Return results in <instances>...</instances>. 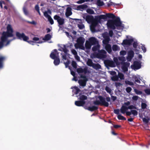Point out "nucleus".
I'll use <instances>...</instances> for the list:
<instances>
[{
    "instance_id": "obj_1",
    "label": "nucleus",
    "mask_w": 150,
    "mask_h": 150,
    "mask_svg": "<svg viewBox=\"0 0 150 150\" xmlns=\"http://www.w3.org/2000/svg\"><path fill=\"white\" fill-rule=\"evenodd\" d=\"M96 45L92 48V50L94 52L98 51L97 57L100 58H104L106 57V52L104 50H99L100 46L98 44L97 39L94 37H92L89 38L86 40L85 44V46L86 49L91 48L92 45Z\"/></svg>"
},
{
    "instance_id": "obj_2",
    "label": "nucleus",
    "mask_w": 150,
    "mask_h": 150,
    "mask_svg": "<svg viewBox=\"0 0 150 150\" xmlns=\"http://www.w3.org/2000/svg\"><path fill=\"white\" fill-rule=\"evenodd\" d=\"M13 30L12 26L10 25H8L7 26V31L3 32L1 38V42H0V48L4 46L8 45L11 40L8 39V38L13 36Z\"/></svg>"
},
{
    "instance_id": "obj_3",
    "label": "nucleus",
    "mask_w": 150,
    "mask_h": 150,
    "mask_svg": "<svg viewBox=\"0 0 150 150\" xmlns=\"http://www.w3.org/2000/svg\"><path fill=\"white\" fill-rule=\"evenodd\" d=\"M17 37L21 40H23L24 41L28 42L29 44L32 45H34L35 43H41L43 42L42 40L39 38L36 37H35L33 39V41H28L29 38L28 37L25 36L23 33H20L18 32H17L16 34Z\"/></svg>"
},
{
    "instance_id": "obj_4",
    "label": "nucleus",
    "mask_w": 150,
    "mask_h": 150,
    "mask_svg": "<svg viewBox=\"0 0 150 150\" xmlns=\"http://www.w3.org/2000/svg\"><path fill=\"white\" fill-rule=\"evenodd\" d=\"M83 17L88 23H91L90 27L91 30L92 32H94L95 28L97 25L96 18L94 19L92 16L86 15H83Z\"/></svg>"
},
{
    "instance_id": "obj_5",
    "label": "nucleus",
    "mask_w": 150,
    "mask_h": 150,
    "mask_svg": "<svg viewBox=\"0 0 150 150\" xmlns=\"http://www.w3.org/2000/svg\"><path fill=\"white\" fill-rule=\"evenodd\" d=\"M107 24L108 28L112 29H115V26L120 27L121 28L123 27L122 24L118 19H116L114 21L111 20H109L108 21Z\"/></svg>"
},
{
    "instance_id": "obj_6",
    "label": "nucleus",
    "mask_w": 150,
    "mask_h": 150,
    "mask_svg": "<svg viewBox=\"0 0 150 150\" xmlns=\"http://www.w3.org/2000/svg\"><path fill=\"white\" fill-rule=\"evenodd\" d=\"M59 50L60 51H63L64 53V55H63V53H62L61 54L62 55L63 59L64 60V63L65 64L66 67L67 68L68 67L69 63V61L67 59L66 57L67 56H68L67 53L68 50L66 49L65 45H62L61 48L59 49Z\"/></svg>"
},
{
    "instance_id": "obj_7",
    "label": "nucleus",
    "mask_w": 150,
    "mask_h": 150,
    "mask_svg": "<svg viewBox=\"0 0 150 150\" xmlns=\"http://www.w3.org/2000/svg\"><path fill=\"white\" fill-rule=\"evenodd\" d=\"M85 41V39L82 37H80L77 38L76 42L75 45L76 48H79L83 50H84L85 47L84 46V43Z\"/></svg>"
},
{
    "instance_id": "obj_8",
    "label": "nucleus",
    "mask_w": 150,
    "mask_h": 150,
    "mask_svg": "<svg viewBox=\"0 0 150 150\" xmlns=\"http://www.w3.org/2000/svg\"><path fill=\"white\" fill-rule=\"evenodd\" d=\"M94 103L95 105H103L106 107L109 105L108 103L105 101V98L100 96L96 97V100L94 102Z\"/></svg>"
},
{
    "instance_id": "obj_9",
    "label": "nucleus",
    "mask_w": 150,
    "mask_h": 150,
    "mask_svg": "<svg viewBox=\"0 0 150 150\" xmlns=\"http://www.w3.org/2000/svg\"><path fill=\"white\" fill-rule=\"evenodd\" d=\"M50 57L54 59V64L55 65H58L60 63V60L59 57L58 53L57 52V50H54L52 51L50 54Z\"/></svg>"
},
{
    "instance_id": "obj_10",
    "label": "nucleus",
    "mask_w": 150,
    "mask_h": 150,
    "mask_svg": "<svg viewBox=\"0 0 150 150\" xmlns=\"http://www.w3.org/2000/svg\"><path fill=\"white\" fill-rule=\"evenodd\" d=\"M105 39L103 41V46L105 47V49L107 52L110 53L111 52L112 50L111 46L109 44L108 42L110 40V39L108 36L105 38Z\"/></svg>"
},
{
    "instance_id": "obj_11",
    "label": "nucleus",
    "mask_w": 150,
    "mask_h": 150,
    "mask_svg": "<svg viewBox=\"0 0 150 150\" xmlns=\"http://www.w3.org/2000/svg\"><path fill=\"white\" fill-rule=\"evenodd\" d=\"M135 108V107L133 105H130L128 107L125 106V105H122L120 110L121 113L124 114L126 113L128 109H132Z\"/></svg>"
},
{
    "instance_id": "obj_12",
    "label": "nucleus",
    "mask_w": 150,
    "mask_h": 150,
    "mask_svg": "<svg viewBox=\"0 0 150 150\" xmlns=\"http://www.w3.org/2000/svg\"><path fill=\"white\" fill-rule=\"evenodd\" d=\"M127 38L128 40H125L123 41V42L122 43V45H130L131 43L133 41V39L131 37L129 36H127Z\"/></svg>"
},
{
    "instance_id": "obj_13",
    "label": "nucleus",
    "mask_w": 150,
    "mask_h": 150,
    "mask_svg": "<svg viewBox=\"0 0 150 150\" xmlns=\"http://www.w3.org/2000/svg\"><path fill=\"white\" fill-rule=\"evenodd\" d=\"M141 63L140 62L135 61L133 65H131V68L134 70L138 69L141 68Z\"/></svg>"
},
{
    "instance_id": "obj_14",
    "label": "nucleus",
    "mask_w": 150,
    "mask_h": 150,
    "mask_svg": "<svg viewBox=\"0 0 150 150\" xmlns=\"http://www.w3.org/2000/svg\"><path fill=\"white\" fill-rule=\"evenodd\" d=\"M54 19L57 20L58 23L60 25H63L64 23V19L59 16L56 15L54 16Z\"/></svg>"
},
{
    "instance_id": "obj_15",
    "label": "nucleus",
    "mask_w": 150,
    "mask_h": 150,
    "mask_svg": "<svg viewBox=\"0 0 150 150\" xmlns=\"http://www.w3.org/2000/svg\"><path fill=\"white\" fill-rule=\"evenodd\" d=\"M82 79L79 81V83L80 85L82 86H84L86 85V82L87 81V79L86 76H81Z\"/></svg>"
},
{
    "instance_id": "obj_16",
    "label": "nucleus",
    "mask_w": 150,
    "mask_h": 150,
    "mask_svg": "<svg viewBox=\"0 0 150 150\" xmlns=\"http://www.w3.org/2000/svg\"><path fill=\"white\" fill-rule=\"evenodd\" d=\"M96 18L97 25L98 23H101L102 19L104 20L106 19V15H102L96 17Z\"/></svg>"
},
{
    "instance_id": "obj_17",
    "label": "nucleus",
    "mask_w": 150,
    "mask_h": 150,
    "mask_svg": "<svg viewBox=\"0 0 150 150\" xmlns=\"http://www.w3.org/2000/svg\"><path fill=\"white\" fill-rule=\"evenodd\" d=\"M105 64L108 66L112 67H115V64L113 61L107 60L104 61Z\"/></svg>"
},
{
    "instance_id": "obj_18",
    "label": "nucleus",
    "mask_w": 150,
    "mask_h": 150,
    "mask_svg": "<svg viewBox=\"0 0 150 150\" xmlns=\"http://www.w3.org/2000/svg\"><path fill=\"white\" fill-rule=\"evenodd\" d=\"M87 71V69L86 68H83L81 67L78 68L77 69V71L79 74H85Z\"/></svg>"
},
{
    "instance_id": "obj_19",
    "label": "nucleus",
    "mask_w": 150,
    "mask_h": 150,
    "mask_svg": "<svg viewBox=\"0 0 150 150\" xmlns=\"http://www.w3.org/2000/svg\"><path fill=\"white\" fill-rule=\"evenodd\" d=\"M130 65V64L128 62L124 63L123 64L122 67V68L124 72L127 71L128 70V67Z\"/></svg>"
},
{
    "instance_id": "obj_20",
    "label": "nucleus",
    "mask_w": 150,
    "mask_h": 150,
    "mask_svg": "<svg viewBox=\"0 0 150 150\" xmlns=\"http://www.w3.org/2000/svg\"><path fill=\"white\" fill-rule=\"evenodd\" d=\"M87 7V5L83 4L78 6L76 9L78 10L83 11V10L86 9Z\"/></svg>"
},
{
    "instance_id": "obj_21",
    "label": "nucleus",
    "mask_w": 150,
    "mask_h": 150,
    "mask_svg": "<svg viewBox=\"0 0 150 150\" xmlns=\"http://www.w3.org/2000/svg\"><path fill=\"white\" fill-rule=\"evenodd\" d=\"M134 52L132 50L129 51L128 53V56L127 58V60L130 61L134 56Z\"/></svg>"
},
{
    "instance_id": "obj_22",
    "label": "nucleus",
    "mask_w": 150,
    "mask_h": 150,
    "mask_svg": "<svg viewBox=\"0 0 150 150\" xmlns=\"http://www.w3.org/2000/svg\"><path fill=\"white\" fill-rule=\"evenodd\" d=\"M133 47L135 48V52H136V54H137L138 52H139V50L140 48L139 47V46H138L137 45V42H134L133 44Z\"/></svg>"
},
{
    "instance_id": "obj_23",
    "label": "nucleus",
    "mask_w": 150,
    "mask_h": 150,
    "mask_svg": "<svg viewBox=\"0 0 150 150\" xmlns=\"http://www.w3.org/2000/svg\"><path fill=\"white\" fill-rule=\"evenodd\" d=\"M72 14L71 12V9L70 7H68L67 8L66 15L67 17L71 15Z\"/></svg>"
},
{
    "instance_id": "obj_24",
    "label": "nucleus",
    "mask_w": 150,
    "mask_h": 150,
    "mask_svg": "<svg viewBox=\"0 0 150 150\" xmlns=\"http://www.w3.org/2000/svg\"><path fill=\"white\" fill-rule=\"evenodd\" d=\"M85 101L81 100L76 101L75 102V105H76L77 106H83L85 104Z\"/></svg>"
},
{
    "instance_id": "obj_25",
    "label": "nucleus",
    "mask_w": 150,
    "mask_h": 150,
    "mask_svg": "<svg viewBox=\"0 0 150 150\" xmlns=\"http://www.w3.org/2000/svg\"><path fill=\"white\" fill-rule=\"evenodd\" d=\"M140 76L138 75L133 76L132 77L133 79H134L135 82L140 83V81L139 80Z\"/></svg>"
},
{
    "instance_id": "obj_26",
    "label": "nucleus",
    "mask_w": 150,
    "mask_h": 150,
    "mask_svg": "<svg viewBox=\"0 0 150 150\" xmlns=\"http://www.w3.org/2000/svg\"><path fill=\"white\" fill-rule=\"evenodd\" d=\"M71 88L73 89V92L74 93L76 94H77L80 91L79 88L76 86L72 87Z\"/></svg>"
},
{
    "instance_id": "obj_27",
    "label": "nucleus",
    "mask_w": 150,
    "mask_h": 150,
    "mask_svg": "<svg viewBox=\"0 0 150 150\" xmlns=\"http://www.w3.org/2000/svg\"><path fill=\"white\" fill-rule=\"evenodd\" d=\"M52 36L50 34H47L46 35L45 37L43 38L42 40H50Z\"/></svg>"
},
{
    "instance_id": "obj_28",
    "label": "nucleus",
    "mask_w": 150,
    "mask_h": 150,
    "mask_svg": "<svg viewBox=\"0 0 150 150\" xmlns=\"http://www.w3.org/2000/svg\"><path fill=\"white\" fill-rule=\"evenodd\" d=\"M139 115H140V116L142 118L143 121L145 123H147L148 122L149 119L148 117L146 118L143 117V116L142 115L141 116L140 114H139Z\"/></svg>"
},
{
    "instance_id": "obj_29",
    "label": "nucleus",
    "mask_w": 150,
    "mask_h": 150,
    "mask_svg": "<svg viewBox=\"0 0 150 150\" xmlns=\"http://www.w3.org/2000/svg\"><path fill=\"white\" fill-rule=\"evenodd\" d=\"M50 13L51 11L50 10H48L47 11H45L44 13V16L47 19L50 17V16L48 15V13Z\"/></svg>"
},
{
    "instance_id": "obj_30",
    "label": "nucleus",
    "mask_w": 150,
    "mask_h": 150,
    "mask_svg": "<svg viewBox=\"0 0 150 150\" xmlns=\"http://www.w3.org/2000/svg\"><path fill=\"white\" fill-rule=\"evenodd\" d=\"M112 50L114 51L119 50L120 48L117 45H114L112 47Z\"/></svg>"
},
{
    "instance_id": "obj_31",
    "label": "nucleus",
    "mask_w": 150,
    "mask_h": 150,
    "mask_svg": "<svg viewBox=\"0 0 150 150\" xmlns=\"http://www.w3.org/2000/svg\"><path fill=\"white\" fill-rule=\"evenodd\" d=\"M105 1H106V0H105ZM97 4L98 6H102L104 5V3L102 0H98Z\"/></svg>"
},
{
    "instance_id": "obj_32",
    "label": "nucleus",
    "mask_w": 150,
    "mask_h": 150,
    "mask_svg": "<svg viewBox=\"0 0 150 150\" xmlns=\"http://www.w3.org/2000/svg\"><path fill=\"white\" fill-rule=\"evenodd\" d=\"M94 69H99L100 68V65L98 64H93L92 66Z\"/></svg>"
},
{
    "instance_id": "obj_33",
    "label": "nucleus",
    "mask_w": 150,
    "mask_h": 150,
    "mask_svg": "<svg viewBox=\"0 0 150 150\" xmlns=\"http://www.w3.org/2000/svg\"><path fill=\"white\" fill-rule=\"evenodd\" d=\"M106 18H107V17L111 18H114L115 17V16L112 13H106Z\"/></svg>"
},
{
    "instance_id": "obj_34",
    "label": "nucleus",
    "mask_w": 150,
    "mask_h": 150,
    "mask_svg": "<svg viewBox=\"0 0 150 150\" xmlns=\"http://www.w3.org/2000/svg\"><path fill=\"white\" fill-rule=\"evenodd\" d=\"M97 108L95 106L90 107L88 108V109L90 111H93L94 110H96Z\"/></svg>"
},
{
    "instance_id": "obj_35",
    "label": "nucleus",
    "mask_w": 150,
    "mask_h": 150,
    "mask_svg": "<svg viewBox=\"0 0 150 150\" xmlns=\"http://www.w3.org/2000/svg\"><path fill=\"white\" fill-rule=\"evenodd\" d=\"M87 64L88 65L92 67L93 64L91 59H88L87 62Z\"/></svg>"
},
{
    "instance_id": "obj_36",
    "label": "nucleus",
    "mask_w": 150,
    "mask_h": 150,
    "mask_svg": "<svg viewBox=\"0 0 150 150\" xmlns=\"http://www.w3.org/2000/svg\"><path fill=\"white\" fill-rule=\"evenodd\" d=\"M79 99L81 101H84V100L87 99V97L84 95H81Z\"/></svg>"
},
{
    "instance_id": "obj_37",
    "label": "nucleus",
    "mask_w": 150,
    "mask_h": 150,
    "mask_svg": "<svg viewBox=\"0 0 150 150\" xmlns=\"http://www.w3.org/2000/svg\"><path fill=\"white\" fill-rule=\"evenodd\" d=\"M105 90L107 92L109 93L110 95L112 94V91L109 87H106L105 88Z\"/></svg>"
},
{
    "instance_id": "obj_38",
    "label": "nucleus",
    "mask_w": 150,
    "mask_h": 150,
    "mask_svg": "<svg viewBox=\"0 0 150 150\" xmlns=\"http://www.w3.org/2000/svg\"><path fill=\"white\" fill-rule=\"evenodd\" d=\"M117 118L120 120H125L126 119L121 115L119 114L117 116Z\"/></svg>"
},
{
    "instance_id": "obj_39",
    "label": "nucleus",
    "mask_w": 150,
    "mask_h": 150,
    "mask_svg": "<svg viewBox=\"0 0 150 150\" xmlns=\"http://www.w3.org/2000/svg\"><path fill=\"white\" fill-rule=\"evenodd\" d=\"M118 76L120 79H124V75L121 73L119 72L118 73Z\"/></svg>"
},
{
    "instance_id": "obj_40",
    "label": "nucleus",
    "mask_w": 150,
    "mask_h": 150,
    "mask_svg": "<svg viewBox=\"0 0 150 150\" xmlns=\"http://www.w3.org/2000/svg\"><path fill=\"white\" fill-rule=\"evenodd\" d=\"M111 79L114 81H117L118 80V77L117 75H115L111 77Z\"/></svg>"
},
{
    "instance_id": "obj_41",
    "label": "nucleus",
    "mask_w": 150,
    "mask_h": 150,
    "mask_svg": "<svg viewBox=\"0 0 150 150\" xmlns=\"http://www.w3.org/2000/svg\"><path fill=\"white\" fill-rule=\"evenodd\" d=\"M107 4L108 6V7L112 5H114L115 4L114 3L112 2L110 0L109 2H107Z\"/></svg>"
},
{
    "instance_id": "obj_42",
    "label": "nucleus",
    "mask_w": 150,
    "mask_h": 150,
    "mask_svg": "<svg viewBox=\"0 0 150 150\" xmlns=\"http://www.w3.org/2000/svg\"><path fill=\"white\" fill-rule=\"evenodd\" d=\"M132 114H133L134 116H136L137 115V112L135 110H131Z\"/></svg>"
},
{
    "instance_id": "obj_43",
    "label": "nucleus",
    "mask_w": 150,
    "mask_h": 150,
    "mask_svg": "<svg viewBox=\"0 0 150 150\" xmlns=\"http://www.w3.org/2000/svg\"><path fill=\"white\" fill-rule=\"evenodd\" d=\"M4 59L5 58L4 57H0V68L2 66V62Z\"/></svg>"
},
{
    "instance_id": "obj_44",
    "label": "nucleus",
    "mask_w": 150,
    "mask_h": 150,
    "mask_svg": "<svg viewBox=\"0 0 150 150\" xmlns=\"http://www.w3.org/2000/svg\"><path fill=\"white\" fill-rule=\"evenodd\" d=\"M134 91L136 93L137 95H140L142 93L141 91H139V90L136 89H134Z\"/></svg>"
},
{
    "instance_id": "obj_45",
    "label": "nucleus",
    "mask_w": 150,
    "mask_h": 150,
    "mask_svg": "<svg viewBox=\"0 0 150 150\" xmlns=\"http://www.w3.org/2000/svg\"><path fill=\"white\" fill-rule=\"evenodd\" d=\"M125 83L126 84H128L129 85H132L134 84L133 82L129 81H125Z\"/></svg>"
},
{
    "instance_id": "obj_46",
    "label": "nucleus",
    "mask_w": 150,
    "mask_h": 150,
    "mask_svg": "<svg viewBox=\"0 0 150 150\" xmlns=\"http://www.w3.org/2000/svg\"><path fill=\"white\" fill-rule=\"evenodd\" d=\"M86 11L88 13L91 14H93L94 13V11L90 9H87L86 10Z\"/></svg>"
},
{
    "instance_id": "obj_47",
    "label": "nucleus",
    "mask_w": 150,
    "mask_h": 150,
    "mask_svg": "<svg viewBox=\"0 0 150 150\" xmlns=\"http://www.w3.org/2000/svg\"><path fill=\"white\" fill-rule=\"evenodd\" d=\"M78 27L79 29H82L84 28V26L83 24L81 23L78 25Z\"/></svg>"
},
{
    "instance_id": "obj_48",
    "label": "nucleus",
    "mask_w": 150,
    "mask_h": 150,
    "mask_svg": "<svg viewBox=\"0 0 150 150\" xmlns=\"http://www.w3.org/2000/svg\"><path fill=\"white\" fill-rule=\"evenodd\" d=\"M72 65L74 68H76L77 67V64L74 61H73L72 62Z\"/></svg>"
},
{
    "instance_id": "obj_49",
    "label": "nucleus",
    "mask_w": 150,
    "mask_h": 150,
    "mask_svg": "<svg viewBox=\"0 0 150 150\" xmlns=\"http://www.w3.org/2000/svg\"><path fill=\"white\" fill-rule=\"evenodd\" d=\"M147 106L146 104L144 103H142L141 104L142 108L143 109H145Z\"/></svg>"
},
{
    "instance_id": "obj_50",
    "label": "nucleus",
    "mask_w": 150,
    "mask_h": 150,
    "mask_svg": "<svg viewBox=\"0 0 150 150\" xmlns=\"http://www.w3.org/2000/svg\"><path fill=\"white\" fill-rule=\"evenodd\" d=\"M120 55L124 56L126 54V51L124 50L121 51L120 52Z\"/></svg>"
},
{
    "instance_id": "obj_51",
    "label": "nucleus",
    "mask_w": 150,
    "mask_h": 150,
    "mask_svg": "<svg viewBox=\"0 0 150 150\" xmlns=\"http://www.w3.org/2000/svg\"><path fill=\"white\" fill-rule=\"evenodd\" d=\"M35 10L38 11L40 15V12L39 11V7L38 5H36L35 7Z\"/></svg>"
},
{
    "instance_id": "obj_52",
    "label": "nucleus",
    "mask_w": 150,
    "mask_h": 150,
    "mask_svg": "<svg viewBox=\"0 0 150 150\" xmlns=\"http://www.w3.org/2000/svg\"><path fill=\"white\" fill-rule=\"evenodd\" d=\"M139 98V97L137 96H134L132 97V99L134 100H137Z\"/></svg>"
},
{
    "instance_id": "obj_53",
    "label": "nucleus",
    "mask_w": 150,
    "mask_h": 150,
    "mask_svg": "<svg viewBox=\"0 0 150 150\" xmlns=\"http://www.w3.org/2000/svg\"><path fill=\"white\" fill-rule=\"evenodd\" d=\"M48 21L50 22L51 24H53L54 23L53 20L51 18V17L48 19Z\"/></svg>"
},
{
    "instance_id": "obj_54",
    "label": "nucleus",
    "mask_w": 150,
    "mask_h": 150,
    "mask_svg": "<svg viewBox=\"0 0 150 150\" xmlns=\"http://www.w3.org/2000/svg\"><path fill=\"white\" fill-rule=\"evenodd\" d=\"M23 11L24 13L26 15H27L28 14V12L26 9L25 7H23Z\"/></svg>"
},
{
    "instance_id": "obj_55",
    "label": "nucleus",
    "mask_w": 150,
    "mask_h": 150,
    "mask_svg": "<svg viewBox=\"0 0 150 150\" xmlns=\"http://www.w3.org/2000/svg\"><path fill=\"white\" fill-rule=\"evenodd\" d=\"M130 104V102L129 101H128L127 102L125 103L123 105H125V106L128 107L129 106V105Z\"/></svg>"
},
{
    "instance_id": "obj_56",
    "label": "nucleus",
    "mask_w": 150,
    "mask_h": 150,
    "mask_svg": "<svg viewBox=\"0 0 150 150\" xmlns=\"http://www.w3.org/2000/svg\"><path fill=\"white\" fill-rule=\"evenodd\" d=\"M116 65L118 64V60L117 58V57H114L113 59Z\"/></svg>"
},
{
    "instance_id": "obj_57",
    "label": "nucleus",
    "mask_w": 150,
    "mask_h": 150,
    "mask_svg": "<svg viewBox=\"0 0 150 150\" xmlns=\"http://www.w3.org/2000/svg\"><path fill=\"white\" fill-rule=\"evenodd\" d=\"M132 90V88L130 87H128L126 88V91L127 93H129Z\"/></svg>"
},
{
    "instance_id": "obj_58",
    "label": "nucleus",
    "mask_w": 150,
    "mask_h": 150,
    "mask_svg": "<svg viewBox=\"0 0 150 150\" xmlns=\"http://www.w3.org/2000/svg\"><path fill=\"white\" fill-rule=\"evenodd\" d=\"M145 92L147 94H150V89H147L145 90Z\"/></svg>"
},
{
    "instance_id": "obj_59",
    "label": "nucleus",
    "mask_w": 150,
    "mask_h": 150,
    "mask_svg": "<svg viewBox=\"0 0 150 150\" xmlns=\"http://www.w3.org/2000/svg\"><path fill=\"white\" fill-rule=\"evenodd\" d=\"M85 0H79L76 2V3L78 4H81L84 2Z\"/></svg>"
},
{
    "instance_id": "obj_60",
    "label": "nucleus",
    "mask_w": 150,
    "mask_h": 150,
    "mask_svg": "<svg viewBox=\"0 0 150 150\" xmlns=\"http://www.w3.org/2000/svg\"><path fill=\"white\" fill-rule=\"evenodd\" d=\"M71 52L73 54L74 56L76 55L77 54V52L76 51L74 50L73 49L71 50Z\"/></svg>"
},
{
    "instance_id": "obj_61",
    "label": "nucleus",
    "mask_w": 150,
    "mask_h": 150,
    "mask_svg": "<svg viewBox=\"0 0 150 150\" xmlns=\"http://www.w3.org/2000/svg\"><path fill=\"white\" fill-rule=\"evenodd\" d=\"M142 50L144 52H146V48L143 45L141 46Z\"/></svg>"
},
{
    "instance_id": "obj_62",
    "label": "nucleus",
    "mask_w": 150,
    "mask_h": 150,
    "mask_svg": "<svg viewBox=\"0 0 150 150\" xmlns=\"http://www.w3.org/2000/svg\"><path fill=\"white\" fill-rule=\"evenodd\" d=\"M120 111L119 109H116L114 110V113L117 114H119Z\"/></svg>"
},
{
    "instance_id": "obj_63",
    "label": "nucleus",
    "mask_w": 150,
    "mask_h": 150,
    "mask_svg": "<svg viewBox=\"0 0 150 150\" xmlns=\"http://www.w3.org/2000/svg\"><path fill=\"white\" fill-rule=\"evenodd\" d=\"M75 59L78 61H79L80 60V58L77 55H75L74 56Z\"/></svg>"
},
{
    "instance_id": "obj_64",
    "label": "nucleus",
    "mask_w": 150,
    "mask_h": 150,
    "mask_svg": "<svg viewBox=\"0 0 150 150\" xmlns=\"http://www.w3.org/2000/svg\"><path fill=\"white\" fill-rule=\"evenodd\" d=\"M125 113H126V115H128V116H130L132 114L131 111L130 112L127 111Z\"/></svg>"
}]
</instances>
